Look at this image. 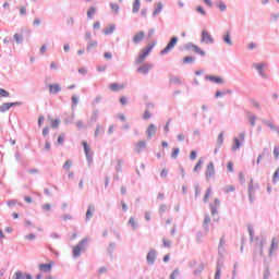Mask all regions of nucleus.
<instances>
[{"mask_svg": "<svg viewBox=\"0 0 279 279\" xmlns=\"http://www.w3.org/2000/svg\"><path fill=\"white\" fill-rule=\"evenodd\" d=\"M274 157L276 160H278L279 158V146H275L274 148Z\"/></svg>", "mask_w": 279, "mask_h": 279, "instance_id": "nucleus-64", "label": "nucleus"}, {"mask_svg": "<svg viewBox=\"0 0 279 279\" xmlns=\"http://www.w3.org/2000/svg\"><path fill=\"white\" fill-rule=\"evenodd\" d=\"M129 226H131L132 230H136V228H138V223L134 220V217L129 219Z\"/></svg>", "mask_w": 279, "mask_h": 279, "instance_id": "nucleus-42", "label": "nucleus"}, {"mask_svg": "<svg viewBox=\"0 0 279 279\" xmlns=\"http://www.w3.org/2000/svg\"><path fill=\"white\" fill-rule=\"evenodd\" d=\"M13 38H14L16 45H23V35L15 33L13 35Z\"/></svg>", "mask_w": 279, "mask_h": 279, "instance_id": "nucleus-36", "label": "nucleus"}, {"mask_svg": "<svg viewBox=\"0 0 279 279\" xmlns=\"http://www.w3.org/2000/svg\"><path fill=\"white\" fill-rule=\"evenodd\" d=\"M253 66L257 71L259 77H263V80H267V74L265 73V68L267 66L266 63H253Z\"/></svg>", "mask_w": 279, "mask_h": 279, "instance_id": "nucleus-11", "label": "nucleus"}, {"mask_svg": "<svg viewBox=\"0 0 279 279\" xmlns=\"http://www.w3.org/2000/svg\"><path fill=\"white\" fill-rule=\"evenodd\" d=\"M71 167H73V161L71 159H68L64 163H63V169L65 171H69L71 169Z\"/></svg>", "mask_w": 279, "mask_h": 279, "instance_id": "nucleus-45", "label": "nucleus"}, {"mask_svg": "<svg viewBox=\"0 0 279 279\" xmlns=\"http://www.w3.org/2000/svg\"><path fill=\"white\" fill-rule=\"evenodd\" d=\"M154 69V64L146 62L137 68V72L141 73V75H148L149 71Z\"/></svg>", "mask_w": 279, "mask_h": 279, "instance_id": "nucleus-12", "label": "nucleus"}, {"mask_svg": "<svg viewBox=\"0 0 279 279\" xmlns=\"http://www.w3.org/2000/svg\"><path fill=\"white\" fill-rule=\"evenodd\" d=\"M109 8L112 10L113 14H119V10L121 9L118 3L110 2Z\"/></svg>", "mask_w": 279, "mask_h": 279, "instance_id": "nucleus-32", "label": "nucleus"}, {"mask_svg": "<svg viewBox=\"0 0 279 279\" xmlns=\"http://www.w3.org/2000/svg\"><path fill=\"white\" fill-rule=\"evenodd\" d=\"M140 10H141V0H134L133 9H132L133 14L138 13Z\"/></svg>", "mask_w": 279, "mask_h": 279, "instance_id": "nucleus-31", "label": "nucleus"}, {"mask_svg": "<svg viewBox=\"0 0 279 279\" xmlns=\"http://www.w3.org/2000/svg\"><path fill=\"white\" fill-rule=\"evenodd\" d=\"M210 195H213V187H208L205 192V196H204V199H203V202L205 204L208 203V198L210 197Z\"/></svg>", "mask_w": 279, "mask_h": 279, "instance_id": "nucleus-39", "label": "nucleus"}, {"mask_svg": "<svg viewBox=\"0 0 279 279\" xmlns=\"http://www.w3.org/2000/svg\"><path fill=\"white\" fill-rule=\"evenodd\" d=\"M39 271H44V274H49V271H51V264H39Z\"/></svg>", "mask_w": 279, "mask_h": 279, "instance_id": "nucleus-26", "label": "nucleus"}, {"mask_svg": "<svg viewBox=\"0 0 279 279\" xmlns=\"http://www.w3.org/2000/svg\"><path fill=\"white\" fill-rule=\"evenodd\" d=\"M247 230H248V234H250V241H254V226L248 225Z\"/></svg>", "mask_w": 279, "mask_h": 279, "instance_id": "nucleus-46", "label": "nucleus"}, {"mask_svg": "<svg viewBox=\"0 0 279 279\" xmlns=\"http://www.w3.org/2000/svg\"><path fill=\"white\" fill-rule=\"evenodd\" d=\"M179 154H180V148H173L171 158L173 159L178 158Z\"/></svg>", "mask_w": 279, "mask_h": 279, "instance_id": "nucleus-56", "label": "nucleus"}, {"mask_svg": "<svg viewBox=\"0 0 279 279\" xmlns=\"http://www.w3.org/2000/svg\"><path fill=\"white\" fill-rule=\"evenodd\" d=\"M95 214V205L90 204L87 207V211L85 215V221H88L89 219H93V215Z\"/></svg>", "mask_w": 279, "mask_h": 279, "instance_id": "nucleus-22", "label": "nucleus"}, {"mask_svg": "<svg viewBox=\"0 0 279 279\" xmlns=\"http://www.w3.org/2000/svg\"><path fill=\"white\" fill-rule=\"evenodd\" d=\"M143 119H144V121H147L148 119H151V113L149 112V110H146L144 112Z\"/></svg>", "mask_w": 279, "mask_h": 279, "instance_id": "nucleus-60", "label": "nucleus"}, {"mask_svg": "<svg viewBox=\"0 0 279 279\" xmlns=\"http://www.w3.org/2000/svg\"><path fill=\"white\" fill-rule=\"evenodd\" d=\"M210 216L205 215L204 221H203V229L205 231V234H208L210 232Z\"/></svg>", "mask_w": 279, "mask_h": 279, "instance_id": "nucleus-20", "label": "nucleus"}, {"mask_svg": "<svg viewBox=\"0 0 279 279\" xmlns=\"http://www.w3.org/2000/svg\"><path fill=\"white\" fill-rule=\"evenodd\" d=\"M175 45H178V37H172L170 41L167 44V46L165 47V49L160 51V56H167L169 51H173V49L175 48Z\"/></svg>", "mask_w": 279, "mask_h": 279, "instance_id": "nucleus-7", "label": "nucleus"}, {"mask_svg": "<svg viewBox=\"0 0 279 279\" xmlns=\"http://www.w3.org/2000/svg\"><path fill=\"white\" fill-rule=\"evenodd\" d=\"M221 206V201L219 198H215L214 203L209 204V209L211 213V217H215L216 215H219V208ZM214 221H219V218H214Z\"/></svg>", "mask_w": 279, "mask_h": 279, "instance_id": "nucleus-5", "label": "nucleus"}, {"mask_svg": "<svg viewBox=\"0 0 279 279\" xmlns=\"http://www.w3.org/2000/svg\"><path fill=\"white\" fill-rule=\"evenodd\" d=\"M276 247H278V245L276 244V238H272L270 250H269V256L274 254V250H276Z\"/></svg>", "mask_w": 279, "mask_h": 279, "instance_id": "nucleus-50", "label": "nucleus"}, {"mask_svg": "<svg viewBox=\"0 0 279 279\" xmlns=\"http://www.w3.org/2000/svg\"><path fill=\"white\" fill-rule=\"evenodd\" d=\"M214 279H221V266L217 264Z\"/></svg>", "mask_w": 279, "mask_h": 279, "instance_id": "nucleus-43", "label": "nucleus"}, {"mask_svg": "<svg viewBox=\"0 0 279 279\" xmlns=\"http://www.w3.org/2000/svg\"><path fill=\"white\" fill-rule=\"evenodd\" d=\"M222 40L226 45H228L229 47H232L233 43H232V36L230 35V31H227L223 33Z\"/></svg>", "mask_w": 279, "mask_h": 279, "instance_id": "nucleus-21", "label": "nucleus"}, {"mask_svg": "<svg viewBox=\"0 0 279 279\" xmlns=\"http://www.w3.org/2000/svg\"><path fill=\"white\" fill-rule=\"evenodd\" d=\"M117 29V26L114 24H111L109 27L102 31L105 36H110V34H114V31Z\"/></svg>", "mask_w": 279, "mask_h": 279, "instance_id": "nucleus-27", "label": "nucleus"}, {"mask_svg": "<svg viewBox=\"0 0 279 279\" xmlns=\"http://www.w3.org/2000/svg\"><path fill=\"white\" fill-rule=\"evenodd\" d=\"M114 247H117V244L114 242H110L107 248V252L109 256H111V258H112V254H114Z\"/></svg>", "mask_w": 279, "mask_h": 279, "instance_id": "nucleus-35", "label": "nucleus"}, {"mask_svg": "<svg viewBox=\"0 0 279 279\" xmlns=\"http://www.w3.org/2000/svg\"><path fill=\"white\" fill-rule=\"evenodd\" d=\"M217 145L218 147H221L223 145V132H220L217 138Z\"/></svg>", "mask_w": 279, "mask_h": 279, "instance_id": "nucleus-53", "label": "nucleus"}, {"mask_svg": "<svg viewBox=\"0 0 279 279\" xmlns=\"http://www.w3.org/2000/svg\"><path fill=\"white\" fill-rule=\"evenodd\" d=\"M257 47H258V44H256V43H250L247 45L248 51H254V49H256Z\"/></svg>", "mask_w": 279, "mask_h": 279, "instance_id": "nucleus-55", "label": "nucleus"}, {"mask_svg": "<svg viewBox=\"0 0 279 279\" xmlns=\"http://www.w3.org/2000/svg\"><path fill=\"white\" fill-rule=\"evenodd\" d=\"M109 88L113 93H117V92L121 90V88H123V86L119 85V83H112L109 85Z\"/></svg>", "mask_w": 279, "mask_h": 279, "instance_id": "nucleus-34", "label": "nucleus"}, {"mask_svg": "<svg viewBox=\"0 0 279 279\" xmlns=\"http://www.w3.org/2000/svg\"><path fill=\"white\" fill-rule=\"evenodd\" d=\"M88 238H83L74 247L72 251L73 258H80L82 256V252H86V248L88 247Z\"/></svg>", "mask_w": 279, "mask_h": 279, "instance_id": "nucleus-1", "label": "nucleus"}, {"mask_svg": "<svg viewBox=\"0 0 279 279\" xmlns=\"http://www.w3.org/2000/svg\"><path fill=\"white\" fill-rule=\"evenodd\" d=\"M97 119H99V110H94L90 116L92 123H97Z\"/></svg>", "mask_w": 279, "mask_h": 279, "instance_id": "nucleus-37", "label": "nucleus"}, {"mask_svg": "<svg viewBox=\"0 0 279 279\" xmlns=\"http://www.w3.org/2000/svg\"><path fill=\"white\" fill-rule=\"evenodd\" d=\"M278 182H279V168L276 169L272 175V184H278Z\"/></svg>", "mask_w": 279, "mask_h": 279, "instance_id": "nucleus-44", "label": "nucleus"}, {"mask_svg": "<svg viewBox=\"0 0 279 279\" xmlns=\"http://www.w3.org/2000/svg\"><path fill=\"white\" fill-rule=\"evenodd\" d=\"M262 123L263 125H266V128H269V130H271L272 132H277V134H279V128L276 126V124H274L271 120L262 119Z\"/></svg>", "mask_w": 279, "mask_h": 279, "instance_id": "nucleus-16", "label": "nucleus"}, {"mask_svg": "<svg viewBox=\"0 0 279 279\" xmlns=\"http://www.w3.org/2000/svg\"><path fill=\"white\" fill-rule=\"evenodd\" d=\"M184 49H186V51H193L194 53L202 56V58H204V56H206V51L202 50V48H199V46H197L193 43L185 44Z\"/></svg>", "mask_w": 279, "mask_h": 279, "instance_id": "nucleus-6", "label": "nucleus"}, {"mask_svg": "<svg viewBox=\"0 0 279 279\" xmlns=\"http://www.w3.org/2000/svg\"><path fill=\"white\" fill-rule=\"evenodd\" d=\"M0 97H10V93L3 88H0Z\"/></svg>", "mask_w": 279, "mask_h": 279, "instance_id": "nucleus-61", "label": "nucleus"}, {"mask_svg": "<svg viewBox=\"0 0 279 279\" xmlns=\"http://www.w3.org/2000/svg\"><path fill=\"white\" fill-rule=\"evenodd\" d=\"M82 145L84 147L86 160L88 162V166L90 167V165H93V151H90V146H88V143H86L85 141L82 142Z\"/></svg>", "mask_w": 279, "mask_h": 279, "instance_id": "nucleus-13", "label": "nucleus"}, {"mask_svg": "<svg viewBox=\"0 0 279 279\" xmlns=\"http://www.w3.org/2000/svg\"><path fill=\"white\" fill-rule=\"evenodd\" d=\"M217 8L220 10V12H226V10H228V5H226L223 1H219L217 3Z\"/></svg>", "mask_w": 279, "mask_h": 279, "instance_id": "nucleus-47", "label": "nucleus"}, {"mask_svg": "<svg viewBox=\"0 0 279 279\" xmlns=\"http://www.w3.org/2000/svg\"><path fill=\"white\" fill-rule=\"evenodd\" d=\"M165 213H167V205L166 204H161L159 206V215H160V217H162V215H165Z\"/></svg>", "mask_w": 279, "mask_h": 279, "instance_id": "nucleus-54", "label": "nucleus"}, {"mask_svg": "<svg viewBox=\"0 0 279 279\" xmlns=\"http://www.w3.org/2000/svg\"><path fill=\"white\" fill-rule=\"evenodd\" d=\"M177 276H180V270L175 268L170 275V279H175Z\"/></svg>", "mask_w": 279, "mask_h": 279, "instance_id": "nucleus-59", "label": "nucleus"}, {"mask_svg": "<svg viewBox=\"0 0 279 279\" xmlns=\"http://www.w3.org/2000/svg\"><path fill=\"white\" fill-rule=\"evenodd\" d=\"M256 189H258V186H254V180L251 179L250 183H248V199L251 202V204H254V195L256 193Z\"/></svg>", "mask_w": 279, "mask_h": 279, "instance_id": "nucleus-14", "label": "nucleus"}, {"mask_svg": "<svg viewBox=\"0 0 279 279\" xmlns=\"http://www.w3.org/2000/svg\"><path fill=\"white\" fill-rule=\"evenodd\" d=\"M142 40H145V32L144 31H140V32L135 33L132 38V43L134 45H141Z\"/></svg>", "mask_w": 279, "mask_h": 279, "instance_id": "nucleus-15", "label": "nucleus"}, {"mask_svg": "<svg viewBox=\"0 0 279 279\" xmlns=\"http://www.w3.org/2000/svg\"><path fill=\"white\" fill-rule=\"evenodd\" d=\"M77 104H80V97L73 95V96H72V108H76V107H77Z\"/></svg>", "mask_w": 279, "mask_h": 279, "instance_id": "nucleus-51", "label": "nucleus"}, {"mask_svg": "<svg viewBox=\"0 0 279 279\" xmlns=\"http://www.w3.org/2000/svg\"><path fill=\"white\" fill-rule=\"evenodd\" d=\"M43 210H46V213H49L51 210V204L46 203L41 206Z\"/></svg>", "mask_w": 279, "mask_h": 279, "instance_id": "nucleus-63", "label": "nucleus"}, {"mask_svg": "<svg viewBox=\"0 0 279 279\" xmlns=\"http://www.w3.org/2000/svg\"><path fill=\"white\" fill-rule=\"evenodd\" d=\"M215 162L210 161L206 167L205 178L206 180H215Z\"/></svg>", "mask_w": 279, "mask_h": 279, "instance_id": "nucleus-10", "label": "nucleus"}, {"mask_svg": "<svg viewBox=\"0 0 279 279\" xmlns=\"http://www.w3.org/2000/svg\"><path fill=\"white\" fill-rule=\"evenodd\" d=\"M205 80L213 82V84H226V81H223L220 76L206 75Z\"/></svg>", "mask_w": 279, "mask_h": 279, "instance_id": "nucleus-17", "label": "nucleus"}, {"mask_svg": "<svg viewBox=\"0 0 279 279\" xmlns=\"http://www.w3.org/2000/svg\"><path fill=\"white\" fill-rule=\"evenodd\" d=\"M201 43L205 45H215V38H213V35H210L208 31L203 29L201 33Z\"/></svg>", "mask_w": 279, "mask_h": 279, "instance_id": "nucleus-8", "label": "nucleus"}, {"mask_svg": "<svg viewBox=\"0 0 279 279\" xmlns=\"http://www.w3.org/2000/svg\"><path fill=\"white\" fill-rule=\"evenodd\" d=\"M196 12H198V14H202V16H206V10H204V7H197Z\"/></svg>", "mask_w": 279, "mask_h": 279, "instance_id": "nucleus-58", "label": "nucleus"}, {"mask_svg": "<svg viewBox=\"0 0 279 279\" xmlns=\"http://www.w3.org/2000/svg\"><path fill=\"white\" fill-rule=\"evenodd\" d=\"M163 4L162 2H158L155 7V10L153 11V16H158L160 12H162Z\"/></svg>", "mask_w": 279, "mask_h": 279, "instance_id": "nucleus-30", "label": "nucleus"}, {"mask_svg": "<svg viewBox=\"0 0 279 279\" xmlns=\"http://www.w3.org/2000/svg\"><path fill=\"white\" fill-rule=\"evenodd\" d=\"M97 45H98L97 40L87 41L86 51L88 52L93 51V49H96Z\"/></svg>", "mask_w": 279, "mask_h": 279, "instance_id": "nucleus-29", "label": "nucleus"}, {"mask_svg": "<svg viewBox=\"0 0 279 279\" xmlns=\"http://www.w3.org/2000/svg\"><path fill=\"white\" fill-rule=\"evenodd\" d=\"M13 105H10V102H4L0 106V112H8L10 108H12Z\"/></svg>", "mask_w": 279, "mask_h": 279, "instance_id": "nucleus-38", "label": "nucleus"}, {"mask_svg": "<svg viewBox=\"0 0 279 279\" xmlns=\"http://www.w3.org/2000/svg\"><path fill=\"white\" fill-rule=\"evenodd\" d=\"M49 90L51 95H58V93L62 90V87L60 86V84H50Z\"/></svg>", "mask_w": 279, "mask_h": 279, "instance_id": "nucleus-23", "label": "nucleus"}, {"mask_svg": "<svg viewBox=\"0 0 279 279\" xmlns=\"http://www.w3.org/2000/svg\"><path fill=\"white\" fill-rule=\"evenodd\" d=\"M203 165H204V159L203 158L198 159L197 163L194 167V172L197 173V171H201Z\"/></svg>", "mask_w": 279, "mask_h": 279, "instance_id": "nucleus-41", "label": "nucleus"}, {"mask_svg": "<svg viewBox=\"0 0 279 279\" xmlns=\"http://www.w3.org/2000/svg\"><path fill=\"white\" fill-rule=\"evenodd\" d=\"M243 143H245V131L239 133V137H233L231 151H239L243 147Z\"/></svg>", "mask_w": 279, "mask_h": 279, "instance_id": "nucleus-2", "label": "nucleus"}, {"mask_svg": "<svg viewBox=\"0 0 279 279\" xmlns=\"http://www.w3.org/2000/svg\"><path fill=\"white\" fill-rule=\"evenodd\" d=\"M247 119H248V123H250L251 128H255L256 126V121L258 119L256 117V114L248 112L247 113Z\"/></svg>", "mask_w": 279, "mask_h": 279, "instance_id": "nucleus-25", "label": "nucleus"}, {"mask_svg": "<svg viewBox=\"0 0 279 279\" xmlns=\"http://www.w3.org/2000/svg\"><path fill=\"white\" fill-rule=\"evenodd\" d=\"M158 128H156V124L150 123L146 130V134H147V138L148 141H151V136H154V134H156Z\"/></svg>", "mask_w": 279, "mask_h": 279, "instance_id": "nucleus-18", "label": "nucleus"}, {"mask_svg": "<svg viewBox=\"0 0 279 279\" xmlns=\"http://www.w3.org/2000/svg\"><path fill=\"white\" fill-rule=\"evenodd\" d=\"M195 63V57H185L183 58V64H194Z\"/></svg>", "mask_w": 279, "mask_h": 279, "instance_id": "nucleus-40", "label": "nucleus"}, {"mask_svg": "<svg viewBox=\"0 0 279 279\" xmlns=\"http://www.w3.org/2000/svg\"><path fill=\"white\" fill-rule=\"evenodd\" d=\"M235 191H236V187H234V185H228L223 187L225 193H234Z\"/></svg>", "mask_w": 279, "mask_h": 279, "instance_id": "nucleus-48", "label": "nucleus"}, {"mask_svg": "<svg viewBox=\"0 0 279 279\" xmlns=\"http://www.w3.org/2000/svg\"><path fill=\"white\" fill-rule=\"evenodd\" d=\"M253 108H256V110H262L260 102L256 100H252Z\"/></svg>", "mask_w": 279, "mask_h": 279, "instance_id": "nucleus-62", "label": "nucleus"}, {"mask_svg": "<svg viewBox=\"0 0 279 279\" xmlns=\"http://www.w3.org/2000/svg\"><path fill=\"white\" fill-rule=\"evenodd\" d=\"M267 245V239L263 235H258L255 238V250L256 252H259L260 256H264L263 247Z\"/></svg>", "mask_w": 279, "mask_h": 279, "instance_id": "nucleus-4", "label": "nucleus"}, {"mask_svg": "<svg viewBox=\"0 0 279 279\" xmlns=\"http://www.w3.org/2000/svg\"><path fill=\"white\" fill-rule=\"evenodd\" d=\"M153 49H154V44L148 46L147 48L142 49L141 52L138 53L137 58L135 59V64H143V62H145V59L147 58V56H149V53H151Z\"/></svg>", "mask_w": 279, "mask_h": 279, "instance_id": "nucleus-3", "label": "nucleus"}, {"mask_svg": "<svg viewBox=\"0 0 279 279\" xmlns=\"http://www.w3.org/2000/svg\"><path fill=\"white\" fill-rule=\"evenodd\" d=\"M105 132H106V129L98 123L95 130V137L97 138V136H101V134H104Z\"/></svg>", "mask_w": 279, "mask_h": 279, "instance_id": "nucleus-28", "label": "nucleus"}, {"mask_svg": "<svg viewBox=\"0 0 279 279\" xmlns=\"http://www.w3.org/2000/svg\"><path fill=\"white\" fill-rule=\"evenodd\" d=\"M97 12V8L95 7H90L87 10V19L93 20V17L95 16V13Z\"/></svg>", "mask_w": 279, "mask_h": 279, "instance_id": "nucleus-33", "label": "nucleus"}, {"mask_svg": "<svg viewBox=\"0 0 279 279\" xmlns=\"http://www.w3.org/2000/svg\"><path fill=\"white\" fill-rule=\"evenodd\" d=\"M57 143L58 145H64V133L59 135Z\"/></svg>", "mask_w": 279, "mask_h": 279, "instance_id": "nucleus-57", "label": "nucleus"}, {"mask_svg": "<svg viewBox=\"0 0 279 279\" xmlns=\"http://www.w3.org/2000/svg\"><path fill=\"white\" fill-rule=\"evenodd\" d=\"M156 258H158V252L155 248H150L146 255V263L149 267L155 265Z\"/></svg>", "mask_w": 279, "mask_h": 279, "instance_id": "nucleus-9", "label": "nucleus"}, {"mask_svg": "<svg viewBox=\"0 0 279 279\" xmlns=\"http://www.w3.org/2000/svg\"><path fill=\"white\" fill-rule=\"evenodd\" d=\"M122 165H123V160L122 159H118V165L116 167L117 173H121V171H123Z\"/></svg>", "mask_w": 279, "mask_h": 279, "instance_id": "nucleus-52", "label": "nucleus"}, {"mask_svg": "<svg viewBox=\"0 0 279 279\" xmlns=\"http://www.w3.org/2000/svg\"><path fill=\"white\" fill-rule=\"evenodd\" d=\"M13 279H34L29 274H23L22 271H16Z\"/></svg>", "mask_w": 279, "mask_h": 279, "instance_id": "nucleus-24", "label": "nucleus"}, {"mask_svg": "<svg viewBox=\"0 0 279 279\" xmlns=\"http://www.w3.org/2000/svg\"><path fill=\"white\" fill-rule=\"evenodd\" d=\"M145 149H147V142L145 141L137 142V144L135 145L136 154H141L142 151H145Z\"/></svg>", "mask_w": 279, "mask_h": 279, "instance_id": "nucleus-19", "label": "nucleus"}, {"mask_svg": "<svg viewBox=\"0 0 279 279\" xmlns=\"http://www.w3.org/2000/svg\"><path fill=\"white\" fill-rule=\"evenodd\" d=\"M51 128L58 130V128H60V119L51 120Z\"/></svg>", "mask_w": 279, "mask_h": 279, "instance_id": "nucleus-49", "label": "nucleus"}]
</instances>
